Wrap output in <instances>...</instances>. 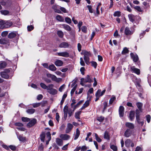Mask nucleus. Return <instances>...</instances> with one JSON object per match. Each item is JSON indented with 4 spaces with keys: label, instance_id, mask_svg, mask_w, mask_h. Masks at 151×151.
<instances>
[{
    "label": "nucleus",
    "instance_id": "774afa93",
    "mask_svg": "<svg viewBox=\"0 0 151 151\" xmlns=\"http://www.w3.org/2000/svg\"><path fill=\"white\" fill-rule=\"evenodd\" d=\"M86 79V82L91 83L93 81L90 78V76H87Z\"/></svg>",
    "mask_w": 151,
    "mask_h": 151
},
{
    "label": "nucleus",
    "instance_id": "1a4fd4ad",
    "mask_svg": "<svg viewBox=\"0 0 151 151\" xmlns=\"http://www.w3.org/2000/svg\"><path fill=\"white\" fill-rule=\"evenodd\" d=\"M129 118L131 121H133L135 118V111H130L129 115Z\"/></svg>",
    "mask_w": 151,
    "mask_h": 151
},
{
    "label": "nucleus",
    "instance_id": "7c9ffc66",
    "mask_svg": "<svg viewBox=\"0 0 151 151\" xmlns=\"http://www.w3.org/2000/svg\"><path fill=\"white\" fill-rule=\"evenodd\" d=\"M83 100H81L79 101L76 105H74L73 108V111H74L77 107H78L81 104H82L83 102Z\"/></svg>",
    "mask_w": 151,
    "mask_h": 151
},
{
    "label": "nucleus",
    "instance_id": "6e6d98bb",
    "mask_svg": "<svg viewBox=\"0 0 151 151\" xmlns=\"http://www.w3.org/2000/svg\"><path fill=\"white\" fill-rule=\"evenodd\" d=\"M136 105L138 109H140L142 107V104L140 102H137L136 103Z\"/></svg>",
    "mask_w": 151,
    "mask_h": 151
},
{
    "label": "nucleus",
    "instance_id": "20e7f679",
    "mask_svg": "<svg viewBox=\"0 0 151 151\" xmlns=\"http://www.w3.org/2000/svg\"><path fill=\"white\" fill-rule=\"evenodd\" d=\"M125 146L127 148H129L130 146L133 147L134 146L133 142L129 139H126L125 142Z\"/></svg>",
    "mask_w": 151,
    "mask_h": 151
},
{
    "label": "nucleus",
    "instance_id": "bf43d9fd",
    "mask_svg": "<svg viewBox=\"0 0 151 151\" xmlns=\"http://www.w3.org/2000/svg\"><path fill=\"white\" fill-rule=\"evenodd\" d=\"M41 87L44 89H46L47 88V86L44 83H41L40 84Z\"/></svg>",
    "mask_w": 151,
    "mask_h": 151
},
{
    "label": "nucleus",
    "instance_id": "f3484780",
    "mask_svg": "<svg viewBox=\"0 0 151 151\" xmlns=\"http://www.w3.org/2000/svg\"><path fill=\"white\" fill-rule=\"evenodd\" d=\"M59 7V6L55 5L53 6L52 8L54 10L55 12L58 13H60L61 12L58 8Z\"/></svg>",
    "mask_w": 151,
    "mask_h": 151
},
{
    "label": "nucleus",
    "instance_id": "37998d69",
    "mask_svg": "<svg viewBox=\"0 0 151 151\" xmlns=\"http://www.w3.org/2000/svg\"><path fill=\"white\" fill-rule=\"evenodd\" d=\"M104 119V117L102 116H98L97 118V120L99 122H102Z\"/></svg>",
    "mask_w": 151,
    "mask_h": 151
},
{
    "label": "nucleus",
    "instance_id": "9d476101",
    "mask_svg": "<svg viewBox=\"0 0 151 151\" xmlns=\"http://www.w3.org/2000/svg\"><path fill=\"white\" fill-rule=\"evenodd\" d=\"M12 70V69L11 68L5 69L3 71L1 72V76H5L8 74Z\"/></svg>",
    "mask_w": 151,
    "mask_h": 151
},
{
    "label": "nucleus",
    "instance_id": "a19ab883",
    "mask_svg": "<svg viewBox=\"0 0 151 151\" xmlns=\"http://www.w3.org/2000/svg\"><path fill=\"white\" fill-rule=\"evenodd\" d=\"M57 34L60 38H62L63 37L64 34L61 31L59 30L57 31Z\"/></svg>",
    "mask_w": 151,
    "mask_h": 151
},
{
    "label": "nucleus",
    "instance_id": "5701e85b",
    "mask_svg": "<svg viewBox=\"0 0 151 151\" xmlns=\"http://www.w3.org/2000/svg\"><path fill=\"white\" fill-rule=\"evenodd\" d=\"M69 46V45L67 42H63L61 43L59 45V47L61 48H66Z\"/></svg>",
    "mask_w": 151,
    "mask_h": 151
},
{
    "label": "nucleus",
    "instance_id": "4c0bfd02",
    "mask_svg": "<svg viewBox=\"0 0 151 151\" xmlns=\"http://www.w3.org/2000/svg\"><path fill=\"white\" fill-rule=\"evenodd\" d=\"M95 136V139L98 142H100L101 141V139L98 136L97 134L96 133H94Z\"/></svg>",
    "mask_w": 151,
    "mask_h": 151
},
{
    "label": "nucleus",
    "instance_id": "09e8293b",
    "mask_svg": "<svg viewBox=\"0 0 151 151\" xmlns=\"http://www.w3.org/2000/svg\"><path fill=\"white\" fill-rule=\"evenodd\" d=\"M1 14L5 15L9 14V11L6 10H1Z\"/></svg>",
    "mask_w": 151,
    "mask_h": 151
},
{
    "label": "nucleus",
    "instance_id": "c9c22d12",
    "mask_svg": "<svg viewBox=\"0 0 151 151\" xmlns=\"http://www.w3.org/2000/svg\"><path fill=\"white\" fill-rule=\"evenodd\" d=\"M35 110L34 109H28L26 111V112L29 114H32L34 113L35 112Z\"/></svg>",
    "mask_w": 151,
    "mask_h": 151
},
{
    "label": "nucleus",
    "instance_id": "338daca9",
    "mask_svg": "<svg viewBox=\"0 0 151 151\" xmlns=\"http://www.w3.org/2000/svg\"><path fill=\"white\" fill-rule=\"evenodd\" d=\"M101 89H98L95 94L96 96L97 97L98 96H99L100 97L101 96H100V95L101 94Z\"/></svg>",
    "mask_w": 151,
    "mask_h": 151
},
{
    "label": "nucleus",
    "instance_id": "c756f323",
    "mask_svg": "<svg viewBox=\"0 0 151 151\" xmlns=\"http://www.w3.org/2000/svg\"><path fill=\"white\" fill-rule=\"evenodd\" d=\"M133 33L131 31L129 28L128 27H126L125 28V34L126 35H131Z\"/></svg>",
    "mask_w": 151,
    "mask_h": 151
},
{
    "label": "nucleus",
    "instance_id": "f8f14e48",
    "mask_svg": "<svg viewBox=\"0 0 151 151\" xmlns=\"http://www.w3.org/2000/svg\"><path fill=\"white\" fill-rule=\"evenodd\" d=\"M60 26L61 28L64 29L65 30L68 31H70L71 30V28L68 25L62 24H61Z\"/></svg>",
    "mask_w": 151,
    "mask_h": 151
},
{
    "label": "nucleus",
    "instance_id": "052dcab7",
    "mask_svg": "<svg viewBox=\"0 0 151 151\" xmlns=\"http://www.w3.org/2000/svg\"><path fill=\"white\" fill-rule=\"evenodd\" d=\"M53 85L52 84H51L49 85L48 86H47V88L46 89L48 91H49L52 89V88L53 87Z\"/></svg>",
    "mask_w": 151,
    "mask_h": 151
},
{
    "label": "nucleus",
    "instance_id": "680f3d73",
    "mask_svg": "<svg viewBox=\"0 0 151 151\" xmlns=\"http://www.w3.org/2000/svg\"><path fill=\"white\" fill-rule=\"evenodd\" d=\"M46 136L48 138V140L49 141H50V140L51 139V134L50 132H47L46 134Z\"/></svg>",
    "mask_w": 151,
    "mask_h": 151
},
{
    "label": "nucleus",
    "instance_id": "4468645a",
    "mask_svg": "<svg viewBox=\"0 0 151 151\" xmlns=\"http://www.w3.org/2000/svg\"><path fill=\"white\" fill-rule=\"evenodd\" d=\"M126 126L129 129L132 130L134 129V124L130 122H127L125 124Z\"/></svg>",
    "mask_w": 151,
    "mask_h": 151
},
{
    "label": "nucleus",
    "instance_id": "a211bd4d",
    "mask_svg": "<svg viewBox=\"0 0 151 151\" xmlns=\"http://www.w3.org/2000/svg\"><path fill=\"white\" fill-rule=\"evenodd\" d=\"M17 34H18L16 32H12L9 34L8 37L9 38H13L15 37Z\"/></svg>",
    "mask_w": 151,
    "mask_h": 151
},
{
    "label": "nucleus",
    "instance_id": "8fccbe9b",
    "mask_svg": "<svg viewBox=\"0 0 151 151\" xmlns=\"http://www.w3.org/2000/svg\"><path fill=\"white\" fill-rule=\"evenodd\" d=\"M86 79H84V78H82L81 79V82H80V84L82 86H84V83H86L87 82H86Z\"/></svg>",
    "mask_w": 151,
    "mask_h": 151
},
{
    "label": "nucleus",
    "instance_id": "f03ea898",
    "mask_svg": "<svg viewBox=\"0 0 151 151\" xmlns=\"http://www.w3.org/2000/svg\"><path fill=\"white\" fill-rule=\"evenodd\" d=\"M84 55L83 58L86 63L88 65L89 63V57L91 56V54L89 52L84 50L83 52Z\"/></svg>",
    "mask_w": 151,
    "mask_h": 151
},
{
    "label": "nucleus",
    "instance_id": "7ed1b4c3",
    "mask_svg": "<svg viewBox=\"0 0 151 151\" xmlns=\"http://www.w3.org/2000/svg\"><path fill=\"white\" fill-rule=\"evenodd\" d=\"M29 122L27 124V127L29 128L34 126L37 123V120L35 118H33L30 120Z\"/></svg>",
    "mask_w": 151,
    "mask_h": 151
},
{
    "label": "nucleus",
    "instance_id": "bb28decb",
    "mask_svg": "<svg viewBox=\"0 0 151 151\" xmlns=\"http://www.w3.org/2000/svg\"><path fill=\"white\" fill-rule=\"evenodd\" d=\"M80 134V132L78 128L76 129V134L74 138V140H76L78 139Z\"/></svg>",
    "mask_w": 151,
    "mask_h": 151
},
{
    "label": "nucleus",
    "instance_id": "864d4df0",
    "mask_svg": "<svg viewBox=\"0 0 151 151\" xmlns=\"http://www.w3.org/2000/svg\"><path fill=\"white\" fill-rule=\"evenodd\" d=\"M2 147L5 149H6L8 151H10L9 149V146H8L6 145L3 143L1 145Z\"/></svg>",
    "mask_w": 151,
    "mask_h": 151
},
{
    "label": "nucleus",
    "instance_id": "393cba45",
    "mask_svg": "<svg viewBox=\"0 0 151 151\" xmlns=\"http://www.w3.org/2000/svg\"><path fill=\"white\" fill-rule=\"evenodd\" d=\"M40 137L41 141L43 142H44L45 137V132H42L40 134Z\"/></svg>",
    "mask_w": 151,
    "mask_h": 151
},
{
    "label": "nucleus",
    "instance_id": "0e129e2a",
    "mask_svg": "<svg viewBox=\"0 0 151 151\" xmlns=\"http://www.w3.org/2000/svg\"><path fill=\"white\" fill-rule=\"evenodd\" d=\"M115 99L116 97L115 96L111 97L109 100V104H112Z\"/></svg>",
    "mask_w": 151,
    "mask_h": 151
},
{
    "label": "nucleus",
    "instance_id": "5fc2aeb1",
    "mask_svg": "<svg viewBox=\"0 0 151 151\" xmlns=\"http://www.w3.org/2000/svg\"><path fill=\"white\" fill-rule=\"evenodd\" d=\"M81 29L82 31L85 33H86L87 32V28L85 26H83L81 28Z\"/></svg>",
    "mask_w": 151,
    "mask_h": 151
},
{
    "label": "nucleus",
    "instance_id": "ddd939ff",
    "mask_svg": "<svg viewBox=\"0 0 151 151\" xmlns=\"http://www.w3.org/2000/svg\"><path fill=\"white\" fill-rule=\"evenodd\" d=\"M131 69L132 71V72L135 73L137 75H139L140 73L139 69L136 68L134 66L131 67Z\"/></svg>",
    "mask_w": 151,
    "mask_h": 151
},
{
    "label": "nucleus",
    "instance_id": "a878e982",
    "mask_svg": "<svg viewBox=\"0 0 151 151\" xmlns=\"http://www.w3.org/2000/svg\"><path fill=\"white\" fill-rule=\"evenodd\" d=\"M48 92L50 94L52 95H55L57 94L58 92L54 88H52L50 90L48 91Z\"/></svg>",
    "mask_w": 151,
    "mask_h": 151
},
{
    "label": "nucleus",
    "instance_id": "a18cd8bd",
    "mask_svg": "<svg viewBox=\"0 0 151 151\" xmlns=\"http://www.w3.org/2000/svg\"><path fill=\"white\" fill-rule=\"evenodd\" d=\"M128 52L129 50L126 47H125L124 48L122 52V54H125L126 53H128Z\"/></svg>",
    "mask_w": 151,
    "mask_h": 151
},
{
    "label": "nucleus",
    "instance_id": "9b49d317",
    "mask_svg": "<svg viewBox=\"0 0 151 151\" xmlns=\"http://www.w3.org/2000/svg\"><path fill=\"white\" fill-rule=\"evenodd\" d=\"M73 127V126L70 123H68L65 130V132L66 133H68L70 132L71 131Z\"/></svg>",
    "mask_w": 151,
    "mask_h": 151
},
{
    "label": "nucleus",
    "instance_id": "f257e3e1",
    "mask_svg": "<svg viewBox=\"0 0 151 151\" xmlns=\"http://www.w3.org/2000/svg\"><path fill=\"white\" fill-rule=\"evenodd\" d=\"M11 22L8 21H4L1 20L0 21V28L4 29L8 28L12 25Z\"/></svg>",
    "mask_w": 151,
    "mask_h": 151
},
{
    "label": "nucleus",
    "instance_id": "de8ad7c7",
    "mask_svg": "<svg viewBox=\"0 0 151 151\" xmlns=\"http://www.w3.org/2000/svg\"><path fill=\"white\" fill-rule=\"evenodd\" d=\"M22 120L23 122H27L30 121V119L27 117H22Z\"/></svg>",
    "mask_w": 151,
    "mask_h": 151
},
{
    "label": "nucleus",
    "instance_id": "72a5a7b5",
    "mask_svg": "<svg viewBox=\"0 0 151 151\" xmlns=\"http://www.w3.org/2000/svg\"><path fill=\"white\" fill-rule=\"evenodd\" d=\"M56 19L60 22H63L64 19L60 15H58L56 17Z\"/></svg>",
    "mask_w": 151,
    "mask_h": 151
},
{
    "label": "nucleus",
    "instance_id": "39448f33",
    "mask_svg": "<svg viewBox=\"0 0 151 151\" xmlns=\"http://www.w3.org/2000/svg\"><path fill=\"white\" fill-rule=\"evenodd\" d=\"M132 81L134 83L135 85L140 83L141 80L140 78H137L136 76H132Z\"/></svg>",
    "mask_w": 151,
    "mask_h": 151
},
{
    "label": "nucleus",
    "instance_id": "49530a36",
    "mask_svg": "<svg viewBox=\"0 0 151 151\" xmlns=\"http://www.w3.org/2000/svg\"><path fill=\"white\" fill-rule=\"evenodd\" d=\"M103 104L104 105V107L102 111V113H104L105 111L106 110L108 104L106 102H105L103 103Z\"/></svg>",
    "mask_w": 151,
    "mask_h": 151
},
{
    "label": "nucleus",
    "instance_id": "79ce46f5",
    "mask_svg": "<svg viewBox=\"0 0 151 151\" xmlns=\"http://www.w3.org/2000/svg\"><path fill=\"white\" fill-rule=\"evenodd\" d=\"M48 69L54 71L56 70V68L54 65L52 64L49 66Z\"/></svg>",
    "mask_w": 151,
    "mask_h": 151
},
{
    "label": "nucleus",
    "instance_id": "c85d7f7f",
    "mask_svg": "<svg viewBox=\"0 0 151 151\" xmlns=\"http://www.w3.org/2000/svg\"><path fill=\"white\" fill-rule=\"evenodd\" d=\"M57 144L60 146H61L63 145V141L62 139L59 138H57L56 140Z\"/></svg>",
    "mask_w": 151,
    "mask_h": 151
},
{
    "label": "nucleus",
    "instance_id": "c03bdc74",
    "mask_svg": "<svg viewBox=\"0 0 151 151\" xmlns=\"http://www.w3.org/2000/svg\"><path fill=\"white\" fill-rule=\"evenodd\" d=\"M137 88L138 89L139 91V92H142L143 91V89L141 86L140 83H139L137 85H135Z\"/></svg>",
    "mask_w": 151,
    "mask_h": 151
},
{
    "label": "nucleus",
    "instance_id": "2f4dec72",
    "mask_svg": "<svg viewBox=\"0 0 151 151\" xmlns=\"http://www.w3.org/2000/svg\"><path fill=\"white\" fill-rule=\"evenodd\" d=\"M47 78L44 77L43 78L44 80L47 83H50L51 81V80L50 78H51L52 76H47Z\"/></svg>",
    "mask_w": 151,
    "mask_h": 151
},
{
    "label": "nucleus",
    "instance_id": "473e14b6",
    "mask_svg": "<svg viewBox=\"0 0 151 151\" xmlns=\"http://www.w3.org/2000/svg\"><path fill=\"white\" fill-rule=\"evenodd\" d=\"M67 93L65 94L64 93L62 97V100L60 101V104L61 105H62L63 104V103L65 101V100L67 97Z\"/></svg>",
    "mask_w": 151,
    "mask_h": 151
},
{
    "label": "nucleus",
    "instance_id": "6ab92c4d",
    "mask_svg": "<svg viewBox=\"0 0 151 151\" xmlns=\"http://www.w3.org/2000/svg\"><path fill=\"white\" fill-rule=\"evenodd\" d=\"M54 63L56 66H61L63 65V62L60 60H57L55 61Z\"/></svg>",
    "mask_w": 151,
    "mask_h": 151
},
{
    "label": "nucleus",
    "instance_id": "ea45409f",
    "mask_svg": "<svg viewBox=\"0 0 151 151\" xmlns=\"http://www.w3.org/2000/svg\"><path fill=\"white\" fill-rule=\"evenodd\" d=\"M77 84H76L73 88L71 90L70 92V94L72 96L74 94V92L75 91L77 87Z\"/></svg>",
    "mask_w": 151,
    "mask_h": 151
},
{
    "label": "nucleus",
    "instance_id": "4d7b16f0",
    "mask_svg": "<svg viewBox=\"0 0 151 151\" xmlns=\"http://www.w3.org/2000/svg\"><path fill=\"white\" fill-rule=\"evenodd\" d=\"M15 126L17 127H22L23 126V124L20 122H16L14 123Z\"/></svg>",
    "mask_w": 151,
    "mask_h": 151
},
{
    "label": "nucleus",
    "instance_id": "58836bf2",
    "mask_svg": "<svg viewBox=\"0 0 151 151\" xmlns=\"http://www.w3.org/2000/svg\"><path fill=\"white\" fill-rule=\"evenodd\" d=\"M110 148L114 151H116L117 150V148L115 145H111V144H110Z\"/></svg>",
    "mask_w": 151,
    "mask_h": 151
},
{
    "label": "nucleus",
    "instance_id": "e2e57ef3",
    "mask_svg": "<svg viewBox=\"0 0 151 151\" xmlns=\"http://www.w3.org/2000/svg\"><path fill=\"white\" fill-rule=\"evenodd\" d=\"M91 65L93 67L95 68H96L97 65V63L94 61H92L91 62Z\"/></svg>",
    "mask_w": 151,
    "mask_h": 151
},
{
    "label": "nucleus",
    "instance_id": "b1692460",
    "mask_svg": "<svg viewBox=\"0 0 151 151\" xmlns=\"http://www.w3.org/2000/svg\"><path fill=\"white\" fill-rule=\"evenodd\" d=\"M128 17L130 21L133 23L135 21V16L132 14H129Z\"/></svg>",
    "mask_w": 151,
    "mask_h": 151
},
{
    "label": "nucleus",
    "instance_id": "cd10ccee",
    "mask_svg": "<svg viewBox=\"0 0 151 151\" xmlns=\"http://www.w3.org/2000/svg\"><path fill=\"white\" fill-rule=\"evenodd\" d=\"M17 137L19 140L21 142H25L26 141V138L25 137H23L22 136L19 135L17 136Z\"/></svg>",
    "mask_w": 151,
    "mask_h": 151
},
{
    "label": "nucleus",
    "instance_id": "423d86ee",
    "mask_svg": "<svg viewBox=\"0 0 151 151\" xmlns=\"http://www.w3.org/2000/svg\"><path fill=\"white\" fill-rule=\"evenodd\" d=\"M132 133V130L130 129H127L124 133V136L126 137H129L130 136Z\"/></svg>",
    "mask_w": 151,
    "mask_h": 151
},
{
    "label": "nucleus",
    "instance_id": "603ef678",
    "mask_svg": "<svg viewBox=\"0 0 151 151\" xmlns=\"http://www.w3.org/2000/svg\"><path fill=\"white\" fill-rule=\"evenodd\" d=\"M121 15V12L118 11L115 12L114 14V16L115 17H119Z\"/></svg>",
    "mask_w": 151,
    "mask_h": 151
},
{
    "label": "nucleus",
    "instance_id": "3c124183",
    "mask_svg": "<svg viewBox=\"0 0 151 151\" xmlns=\"http://www.w3.org/2000/svg\"><path fill=\"white\" fill-rule=\"evenodd\" d=\"M9 148L13 151L16 150L17 149V147L14 145H10L9 146Z\"/></svg>",
    "mask_w": 151,
    "mask_h": 151
},
{
    "label": "nucleus",
    "instance_id": "aec40b11",
    "mask_svg": "<svg viewBox=\"0 0 151 151\" xmlns=\"http://www.w3.org/2000/svg\"><path fill=\"white\" fill-rule=\"evenodd\" d=\"M9 43L8 39L5 38H1L0 39V43L1 44H6Z\"/></svg>",
    "mask_w": 151,
    "mask_h": 151
},
{
    "label": "nucleus",
    "instance_id": "f704fd0d",
    "mask_svg": "<svg viewBox=\"0 0 151 151\" xmlns=\"http://www.w3.org/2000/svg\"><path fill=\"white\" fill-rule=\"evenodd\" d=\"M104 139L108 140H110V136L109 135V133L107 131H105L104 135Z\"/></svg>",
    "mask_w": 151,
    "mask_h": 151
},
{
    "label": "nucleus",
    "instance_id": "6e6552de",
    "mask_svg": "<svg viewBox=\"0 0 151 151\" xmlns=\"http://www.w3.org/2000/svg\"><path fill=\"white\" fill-rule=\"evenodd\" d=\"M56 54L59 56H62L64 57L68 58L69 57V53L66 52H57Z\"/></svg>",
    "mask_w": 151,
    "mask_h": 151
},
{
    "label": "nucleus",
    "instance_id": "412c9836",
    "mask_svg": "<svg viewBox=\"0 0 151 151\" xmlns=\"http://www.w3.org/2000/svg\"><path fill=\"white\" fill-rule=\"evenodd\" d=\"M51 79L52 81H55L56 82L59 83L61 82L62 79L60 78H57L56 76H52L51 78Z\"/></svg>",
    "mask_w": 151,
    "mask_h": 151
},
{
    "label": "nucleus",
    "instance_id": "dca6fc26",
    "mask_svg": "<svg viewBox=\"0 0 151 151\" xmlns=\"http://www.w3.org/2000/svg\"><path fill=\"white\" fill-rule=\"evenodd\" d=\"M60 137L64 140H67L70 138V136L66 134H61Z\"/></svg>",
    "mask_w": 151,
    "mask_h": 151
},
{
    "label": "nucleus",
    "instance_id": "13d9d810",
    "mask_svg": "<svg viewBox=\"0 0 151 151\" xmlns=\"http://www.w3.org/2000/svg\"><path fill=\"white\" fill-rule=\"evenodd\" d=\"M65 20L66 22L69 24L71 23V19L69 17H66L65 19Z\"/></svg>",
    "mask_w": 151,
    "mask_h": 151
},
{
    "label": "nucleus",
    "instance_id": "4be33fe9",
    "mask_svg": "<svg viewBox=\"0 0 151 151\" xmlns=\"http://www.w3.org/2000/svg\"><path fill=\"white\" fill-rule=\"evenodd\" d=\"M130 55L132 58L133 60L135 62H136L137 61L138 59V56L137 55H134L133 53H131L130 54Z\"/></svg>",
    "mask_w": 151,
    "mask_h": 151
},
{
    "label": "nucleus",
    "instance_id": "e433bc0d",
    "mask_svg": "<svg viewBox=\"0 0 151 151\" xmlns=\"http://www.w3.org/2000/svg\"><path fill=\"white\" fill-rule=\"evenodd\" d=\"M81 113V111H78L76 112L75 113V117L76 119H80V115Z\"/></svg>",
    "mask_w": 151,
    "mask_h": 151
},
{
    "label": "nucleus",
    "instance_id": "2eb2a0df",
    "mask_svg": "<svg viewBox=\"0 0 151 151\" xmlns=\"http://www.w3.org/2000/svg\"><path fill=\"white\" fill-rule=\"evenodd\" d=\"M7 63L4 61L0 62V69H4L6 67Z\"/></svg>",
    "mask_w": 151,
    "mask_h": 151
},
{
    "label": "nucleus",
    "instance_id": "0eeeda50",
    "mask_svg": "<svg viewBox=\"0 0 151 151\" xmlns=\"http://www.w3.org/2000/svg\"><path fill=\"white\" fill-rule=\"evenodd\" d=\"M124 108L123 106H120L119 109V114L120 117H123L124 116Z\"/></svg>",
    "mask_w": 151,
    "mask_h": 151
},
{
    "label": "nucleus",
    "instance_id": "69168bd1",
    "mask_svg": "<svg viewBox=\"0 0 151 151\" xmlns=\"http://www.w3.org/2000/svg\"><path fill=\"white\" fill-rule=\"evenodd\" d=\"M146 120L148 123H149L150 121L151 116H150L148 114L146 116Z\"/></svg>",
    "mask_w": 151,
    "mask_h": 151
}]
</instances>
